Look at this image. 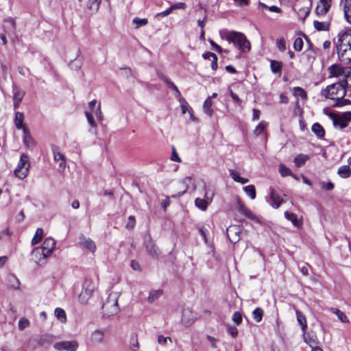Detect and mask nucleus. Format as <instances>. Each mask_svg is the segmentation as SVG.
<instances>
[{
    "label": "nucleus",
    "mask_w": 351,
    "mask_h": 351,
    "mask_svg": "<svg viewBox=\"0 0 351 351\" xmlns=\"http://www.w3.org/2000/svg\"><path fill=\"white\" fill-rule=\"evenodd\" d=\"M345 82L334 83L328 86L322 91V95L327 99L335 101L334 106L341 107L350 104L351 101L348 99H344L346 95V88L348 87Z\"/></svg>",
    "instance_id": "f257e3e1"
},
{
    "label": "nucleus",
    "mask_w": 351,
    "mask_h": 351,
    "mask_svg": "<svg viewBox=\"0 0 351 351\" xmlns=\"http://www.w3.org/2000/svg\"><path fill=\"white\" fill-rule=\"evenodd\" d=\"M337 53L339 58L344 62H351V28L342 30L337 34L335 42Z\"/></svg>",
    "instance_id": "f03ea898"
},
{
    "label": "nucleus",
    "mask_w": 351,
    "mask_h": 351,
    "mask_svg": "<svg viewBox=\"0 0 351 351\" xmlns=\"http://www.w3.org/2000/svg\"><path fill=\"white\" fill-rule=\"evenodd\" d=\"M118 297L117 293H110L104 303L102 308L108 315H115L119 311Z\"/></svg>",
    "instance_id": "7ed1b4c3"
},
{
    "label": "nucleus",
    "mask_w": 351,
    "mask_h": 351,
    "mask_svg": "<svg viewBox=\"0 0 351 351\" xmlns=\"http://www.w3.org/2000/svg\"><path fill=\"white\" fill-rule=\"evenodd\" d=\"M29 166L28 156L23 154L21 156L18 166L14 170V174L20 179L25 178L28 174Z\"/></svg>",
    "instance_id": "20e7f679"
},
{
    "label": "nucleus",
    "mask_w": 351,
    "mask_h": 351,
    "mask_svg": "<svg viewBox=\"0 0 351 351\" xmlns=\"http://www.w3.org/2000/svg\"><path fill=\"white\" fill-rule=\"evenodd\" d=\"M95 285L92 280H86L82 290L78 296L79 301L82 304H86L91 298Z\"/></svg>",
    "instance_id": "39448f33"
},
{
    "label": "nucleus",
    "mask_w": 351,
    "mask_h": 351,
    "mask_svg": "<svg viewBox=\"0 0 351 351\" xmlns=\"http://www.w3.org/2000/svg\"><path fill=\"white\" fill-rule=\"evenodd\" d=\"M330 73V77H346L345 80L341 82H345L346 84L348 85V83L351 82V71L347 72L342 66L339 64H333L328 69Z\"/></svg>",
    "instance_id": "423d86ee"
},
{
    "label": "nucleus",
    "mask_w": 351,
    "mask_h": 351,
    "mask_svg": "<svg viewBox=\"0 0 351 351\" xmlns=\"http://www.w3.org/2000/svg\"><path fill=\"white\" fill-rule=\"evenodd\" d=\"M222 38L232 43L238 49H241V33L235 31H224L221 33Z\"/></svg>",
    "instance_id": "0eeeda50"
},
{
    "label": "nucleus",
    "mask_w": 351,
    "mask_h": 351,
    "mask_svg": "<svg viewBox=\"0 0 351 351\" xmlns=\"http://www.w3.org/2000/svg\"><path fill=\"white\" fill-rule=\"evenodd\" d=\"M227 237L232 243L241 240V228L238 225H231L226 230Z\"/></svg>",
    "instance_id": "6e6552de"
},
{
    "label": "nucleus",
    "mask_w": 351,
    "mask_h": 351,
    "mask_svg": "<svg viewBox=\"0 0 351 351\" xmlns=\"http://www.w3.org/2000/svg\"><path fill=\"white\" fill-rule=\"evenodd\" d=\"M144 244L146 247L147 252L153 258H158L160 252L159 248L154 243L151 237L148 235L145 237Z\"/></svg>",
    "instance_id": "1a4fd4ad"
},
{
    "label": "nucleus",
    "mask_w": 351,
    "mask_h": 351,
    "mask_svg": "<svg viewBox=\"0 0 351 351\" xmlns=\"http://www.w3.org/2000/svg\"><path fill=\"white\" fill-rule=\"evenodd\" d=\"M77 347V343L74 341H60L53 346V348L58 351H76Z\"/></svg>",
    "instance_id": "9d476101"
},
{
    "label": "nucleus",
    "mask_w": 351,
    "mask_h": 351,
    "mask_svg": "<svg viewBox=\"0 0 351 351\" xmlns=\"http://www.w3.org/2000/svg\"><path fill=\"white\" fill-rule=\"evenodd\" d=\"M23 134V141L25 145L29 149H33L36 145V143L32 136L29 129L27 128H24Z\"/></svg>",
    "instance_id": "9b49d317"
},
{
    "label": "nucleus",
    "mask_w": 351,
    "mask_h": 351,
    "mask_svg": "<svg viewBox=\"0 0 351 351\" xmlns=\"http://www.w3.org/2000/svg\"><path fill=\"white\" fill-rule=\"evenodd\" d=\"M56 246V241L53 239L49 237L47 238L43 245L40 246L42 250L45 253V255L49 256Z\"/></svg>",
    "instance_id": "f8f14e48"
},
{
    "label": "nucleus",
    "mask_w": 351,
    "mask_h": 351,
    "mask_svg": "<svg viewBox=\"0 0 351 351\" xmlns=\"http://www.w3.org/2000/svg\"><path fill=\"white\" fill-rule=\"evenodd\" d=\"M80 243L93 253H94L97 249L95 242L90 238H87L84 235L80 237Z\"/></svg>",
    "instance_id": "ddd939ff"
},
{
    "label": "nucleus",
    "mask_w": 351,
    "mask_h": 351,
    "mask_svg": "<svg viewBox=\"0 0 351 351\" xmlns=\"http://www.w3.org/2000/svg\"><path fill=\"white\" fill-rule=\"evenodd\" d=\"M13 95L14 108H17L25 95V93L16 86H14Z\"/></svg>",
    "instance_id": "4468645a"
},
{
    "label": "nucleus",
    "mask_w": 351,
    "mask_h": 351,
    "mask_svg": "<svg viewBox=\"0 0 351 351\" xmlns=\"http://www.w3.org/2000/svg\"><path fill=\"white\" fill-rule=\"evenodd\" d=\"M32 256L34 261L38 263L48 257L40 247H35L32 252Z\"/></svg>",
    "instance_id": "2eb2a0df"
},
{
    "label": "nucleus",
    "mask_w": 351,
    "mask_h": 351,
    "mask_svg": "<svg viewBox=\"0 0 351 351\" xmlns=\"http://www.w3.org/2000/svg\"><path fill=\"white\" fill-rule=\"evenodd\" d=\"M304 341L311 348L312 350L320 348L319 342L315 335L308 334L304 337Z\"/></svg>",
    "instance_id": "dca6fc26"
},
{
    "label": "nucleus",
    "mask_w": 351,
    "mask_h": 351,
    "mask_svg": "<svg viewBox=\"0 0 351 351\" xmlns=\"http://www.w3.org/2000/svg\"><path fill=\"white\" fill-rule=\"evenodd\" d=\"M331 117L332 119L333 124L335 127L341 130L348 126V121L346 119H343L342 117H337L332 114H331Z\"/></svg>",
    "instance_id": "f3484780"
},
{
    "label": "nucleus",
    "mask_w": 351,
    "mask_h": 351,
    "mask_svg": "<svg viewBox=\"0 0 351 351\" xmlns=\"http://www.w3.org/2000/svg\"><path fill=\"white\" fill-rule=\"evenodd\" d=\"M284 215L287 219L291 221L292 224L294 226L299 228L302 226V220L298 219V216L295 213L286 211V212H285Z\"/></svg>",
    "instance_id": "a211bd4d"
},
{
    "label": "nucleus",
    "mask_w": 351,
    "mask_h": 351,
    "mask_svg": "<svg viewBox=\"0 0 351 351\" xmlns=\"http://www.w3.org/2000/svg\"><path fill=\"white\" fill-rule=\"evenodd\" d=\"M341 3L343 4L345 18L351 24V0H341Z\"/></svg>",
    "instance_id": "6ab92c4d"
},
{
    "label": "nucleus",
    "mask_w": 351,
    "mask_h": 351,
    "mask_svg": "<svg viewBox=\"0 0 351 351\" xmlns=\"http://www.w3.org/2000/svg\"><path fill=\"white\" fill-rule=\"evenodd\" d=\"M271 199L273 202L272 207L274 208H279L281 204L284 202L282 197H280V195L276 193L274 190L271 192Z\"/></svg>",
    "instance_id": "aec40b11"
},
{
    "label": "nucleus",
    "mask_w": 351,
    "mask_h": 351,
    "mask_svg": "<svg viewBox=\"0 0 351 351\" xmlns=\"http://www.w3.org/2000/svg\"><path fill=\"white\" fill-rule=\"evenodd\" d=\"M243 215L245 216L247 218L252 220V221L255 223H261V221L258 216H256L251 210H250L249 209H247L246 208H244L243 206Z\"/></svg>",
    "instance_id": "412c9836"
},
{
    "label": "nucleus",
    "mask_w": 351,
    "mask_h": 351,
    "mask_svg": "<svg viewBox=\"0 0 351 351\" xmlns=\"http://www.w3.org/2000/svg\"><path fill=\"white\" fill-rule=\"evenodd\" d=\"M295 313L297 316L298 322L299 325L301 326L302 330L304 332L307 327L306 317L302 312H300L298 309H295Z\"/></svg>",
    "instance_id": "4be33fe9"
},
{
    "label": "nucleus",
    "mask_w": 351,
    "mask_h": 351,
    "mask_svg": "<svg viewBox=\"0 0 351 351\" xmlns=\"http://www.w3.org/2000/svg\"><path fill=\"white\" fill-rule=\"evenodd\" d=\"M180 103L182 114H185V113H186V112H188L190 114L191 119L192 121H195V117L192 113V109L189 106L187 101L184 98H181L180 99Z\"/></svg>",
    "instance_id": "5701e85b"
},
{
    "label": "nucleus",
    "mask_w": 351,
    "mask_h": 351,
    "mask_svg": "<svg viewBox=\"0 0 351 351\" xmlns=\"http://www.w3.org/2000/svg\"><path fill=\"white\" fill-rule=\"evenodd\" d=\"M23 120H24V116L22 112H16L15 113V117H14V125L16 128L19 130L22 129L23 130V128H25L23 125Z\"/></svg>",
    "instance_id": "b1692460"
},
{
    "label": "nucleus",
    "mask_w": 351,
    "mask_h": 351,
    "mask_svg": "<svg viewBox=\"0 0 351 351\" xmlns=\"http://www.w3.org/2000/svg\"><path fill=\"white\" fill-rule=\"evenodd\" d=\"M90 340L92 342L95 343H100L104 340V333L99 330H96L92 332L90 336Z\"/></svg>",
    "instance_id": "393cba45"
},
{
    "label": "nucleus",
    "mask_w": 351,
    "mask_h": 351,
    "mask_svg": "<svg viewBox=\"0 0 351 351\" xmlns=\"http://www.w3.org/2000/svg\"><path fill=\"white\" fill-rule=\"evenodd\" d=\"M337 173L342 178H348L351 175V169L348 165L341 166L337 171Z\"/></svg>",
    "instance_id": "a878e982"
},
{
    "label": "nucleus",
    "mask_w": 351,
    "mask_h": 351,
    "mask_svg": "<svg viewBox=\"0 0 351 351\" xmlns=\"http://www.w3.org/2000/svg\"><path fill=\"white\" fill-rule=\"evenodd\" d=\"M312 132L318 137L322 138L325 134L323 127L318 123H315L312 125Z\"/></svg>",
    "instance_id": "bb28decb"
},
{
    "label": "nucleus",
    "mask_w": 351,
    "mask_h": 351,
    "mask_svg": "<svg viewBox=\"0 0 351 351\" xmlns=\"http://www.w3.org/2000/svg\"><path fill=\"white\" fill-rule=\"evenodd\" d=\"M8 286L14 289H18L20 286L19 280L14 275H10L8 277Z\"/></svg>",
    "instance_id": "cd10ccee"
},
{
    "label": "nucleus",
    "mask_w": 351,
    "mask_h": 351,
    "mask_svg": "<svg viewBox=\"0 0 351 351\" xmlns=\"http://www.w3.org/2000/svg\"><path fill=\"white\" fill-rule=\"evenodd\" d=\"M54 314L56 318L62 323L66 322V315L65 311L61 308H56L54 311Z\"/></svg>",
    "instance_id": "c85d7f7f"
},
{
    "label": "nucleus",
    "mask_w": 351,
    "mask_h": 351,
    "mask_svg": "<svg viewBox=\"0 0 351 351\" xmlns=\"http://www.w3.org/2000/svg\"><path fill=\"white\" fill-rule=\"evenodd\" d=\"M101 3V0H89L87 3V8L95 12L99 10V5Z\"/></svg>",
    "instance_id": "c756f323"
},
{
    "label": "nucleus",
    "mask_w": 351,
    "mask_h": 351,
    "mask_svg": "<svg viewBox=\"0 0 351 351\" xmlns=\"http://www.w3.org/2000/svg\"><path fill=\"white\" fill-rule=\"evenodd\" d=\"M43 229L41 228H37L34 237L32 240V244L33 245L38 244L43 239Z\"/></svg>",
    "instance_id": "7c9ffc66"
},
{
    "label": "nucleus",
    "mask_w": 351,
    "mask_h": 351,
    "mask_svg": "<svg viewBox=\"0 0 351 351\" xmlns=\"http://www.w3.org/2000/svg\"><path fill=\"white\" fill-rule=\"evenodd\" d=\"M308 158L307 155L299 154L295 157L294 163L296 167H300L303 165Z\"/></svg>",
    "instance_id": "2f4dec72"
},
{
    "label": "nucleus",
    "mask_w": 351,
    "mask_h": 351,
    "mask_svg": "<svg viewBox=\"0 0 351 351\" xmlns=\"http://www.w3.org/2000/svg\"><path fill=\"white\" fill-rule=\"evenodd\" d=\"M208 201L207 199L197 197L195 200V205L200 210L204 211L207 209Z\"/></svg>",
    "instance_id": "473e14b6"
},
{
    "label": "nucleus",
    "mask_w": 351,
    "mask_h": 351,
    "mask_svg": "<svg viewBox=\"0 0 351 351\" xmlns=\"http://www.w3.org/2000/svg\"><path fill=\"white\" fill-rule=\"evenodd\" d=\"M162 294V290L158 289L152 291L147 298V301L150 303L159 298Z\"/></svg>",
    "instance_id": "72a5a7b5"
},
{
    "label": "nucleus",
    "mask_w": 351,
    "mask_h": 351,
    "mask_svg": "<svg viewBox=\"0 0 351 351\" xmlns=\"http://www.w3.org/2000/svg\"><path fill=\"white\" fill-rule=\"evenodd\" d=\"M243 190L251 199H254L256 198V189L254 185L246 186L243 188Z\"/></svg>",
    "instance_id": "f704fd0d"
},
{
    "label": "nucleus",
    "mask_w": 351,
    "mask_h": 351,
    "mask_svg": "<svg viewBox=\"0 0 351 351\" xmlns=\"http://www.w3.org/2000/svg\"><path fill=\"white\" fill-rule=\"evenodd\" d=\"M330 311L337 316L338 319L341 322H343V323L348 322V319L343 312L341 311L340 310H339L337 308H331Z\"/></svg>",
    "instance_id": "c9c22d12"
},
{
    "label": "nucleus",
    "mask_w": 351,
    "mask_h": 351,
    "mask_svg": "<svg viewBox=\"0 0 351 351\" xmlns=\"http://www.w3.org/2000/svg\"><path fill=\"white\" fill-rule=\"evenodd\" d=\"M212 101L210 97L206 99L204 103L203 108L206 114H207L209 117H211L213 114V110L211 109Z\"/></svg>",
    "instance_id": "e433bc0d"
},
{
    "label": "nucleus",
    "mask_w": 351,
    "mask_h": 351,
    "mask_svg": "<svg viewBox=\"0 0 351 351\" xmlns=\"http://www.w3.org/2000/svg\"><path fill=\"white\" fill-rule=\"evenodd\" d=\"M263 311L262 308L257 307L254 310L252 317L256 322H260L263 319Z\"/></svg>",
    "instance_id": "4c0bfd02"
},
{
    "label": "nucleus",
    "mask_w": 351,
    "mask_h": 351,
    "mask_svg": "<svg viewBox=\"0 0 351 351\" xmlns=\"http://www.w3.org/2000/svg\"><path fill=\"white\" fill-rule=\"evenodd\" d=\"M133 24L135 25V28L138 29L140 27L145 26L148 23V21L147 19H140L138 17H135L132 20Z\"/></svg>",
    "instance_id": "58836bf2"
},
{
    "label": "nucleus",
    "mask_w": 351,
    "mask_h": 351,
    "mask_svg": "<svg viewBox=\"0 0 351 351\" xmlns=\"http://www.w3.org/2000/svg\"><path fill=\"white\" fill-rule=\"evenodd\" d=\"M293 94L295 96L300 97L304 99H307L306 92L301 87H294L293 88Z\"/></svg>",
    "instance_id": "ea45409f"
},
{
    "label": "nucleus",
    "mask_w": 351,
    "mask_h": 351,
    "mask_svg": "<svg viewBox=\"0 0 351 351\" xmlns=\"http://www.w3.org/2000/svg\"><path fill=\"white\" fill-rule=\"evenodd\" d=\"M314 27L317 30L319 31H326L328 29V23L327 22H319V21H314L313 23Z\"/></svg>",
    "instance_id": "a19ab883"
},
{
    "label": "nucleus",
    "mask_w": 351,
    "mask_h": 351,
    "mask_svg": "<svg viewBox=\"0 0 351 351\" xmlns=\"http://www.w3.org/2000/svg\"><path fill=\"white\" fill-rule=\"evenodd\" d=\"M271 69L273 73H280L282 69V63L276 60H271L270 63Z\"/></svg>",
    "instance_id": "79ce46f5"
},
{
    "label": "nucleus",
    "mask_w": 351,
    "mask_h": 351,
    "mask_svg": "<svg viewBox=\"0 0 351 351\" xmlns=\"http://www.w3.org/2000/svg\"><path fill=\"white\" fill-rule=\"evenodd\" d=\"M279 172L282 177L292 176L291 171L284 164H280L279 165Z\"/></svg>",
    "instance_id": "37998d69"
},
{
    "label": "nucleus",
    "mask_w": 351,
    "mask_h": 351,
    "mask_svg": "<svg viewBox=\"0 0 351 351\" xmlns=\"http://www.w3.org/2000/svg\"><path fill=\"white\" fill-rule=\"evenodd\" d=\"M53 159L56 162L62 161V160H66L64 156L59 151L58 147L53 149Z\"/></svg>",
    "instance_id": "c03bdc74"
},
{
    "label": "nucleus",
    "mask_w": 351,
    "mask_h": 351,
    "mask_svg": "<svg viewBox=\"0 0 351 351\" xmlns=\"http://www.w3.org/2000/svg\"><path fill=\"white\" fill-rule=\"evenodd\" d=\"M276 47L277 48L281 51H283L286 49V42L284 38L282 37H278L276 39Z\"/></svg>",
    "instance_id": "a18cd8bd"
},
{
    "label": "nucleus",
    "mask_w": 351,
    "mask_h": 351,
    "mask_svg": "<svg viewBox=\"0 0 351 351\" xmlns=\"http://www.w3.org/2000/svg\"><path fill=\"white\" fill-rule=\"evenodd\" d=\"M188 313H189V310H186V309L184 310L183 314H182V321L186 325H191L194 322L195 318L193 317L191 319H186V314Z\"/></svg>",
    "instance_id": "49530a36"
},
{
    "label": "nucleus",
    "mask_w": 351,
    "mask_h": 351,
    "mask_svg": "<svg viewBox=\"0 0 351 351\" xmlns=\"http://www.w3.org/2000/svg\"><path fill=\"white\" fill-rule=\"evenodd\" d=\"M229 172L230 176L234 181L241 183V177L240 176V174L238 171L233 169H230Z\"/></svg>",
    "instance_id": "de8ad7c7"
},
{
    "label": "nucleus",
    "mask_w": 351,
    "mask_h": 351,
    "mask_svg": "<svg viewBox=\"0 0 351 351\" xmlns=\"http://www.w3.org/2000/svg\"><path fill=\"white\" fill-rule=\"evenodd\" d=\"M29 325V322L25 317H21L19 321V328L20 330H24Z\"/></svg>",
    "instance_id": "09e8293b"
},
{
    "label": "nucleus",
    "mask_w": 351,
    "mask_h": 351,
    "mask_svg": "<svg viewBox=\"0 0 351 351\" xmlns=\"http://www.w3.org/2000/svg\"><path fill=\"white\" fill-rule=\"evenodd\" d=\"M303 47V40L301 38H297L293 43V48L296 51H301Z\"/></svg>",
    "instance_id": "8fccbe9b"
},
{
    "label": "nucleus",
    "mask_w": 351,
    "mask_h": 351,
    "mask_svg": "<svg viewBox=\"0 0 351 351\" xmlns=\"http://www.w3.org/2000/svg\"><path fill=\"white\" fill-rule=\"evenodd\" d=\"M260 5L263 8L268 9L271 12L280 13L281 12V9L276 5L267 6L263 3H259Z\"/></svg>",
    "instance_id": "3c124183"
},
{
    "label": "nucleus",
    "mask_w": 351,
    "mask_h": 351,
    "mask_svg": "<svg viewBox=\"0 0 351 351\" xmlns=\"http://www.w3.org/2000/svg\"><path fill=\"white\" fill-rule=\"evenodd\" d=\"M4 27L10 28L11 30L15 29V21L13 19H9L4 21Z\"/></svg>",
    "instance_id": "603ef678"
},
{
    "label": "nucleus",
    "mask_w": 351,
    "mask_h": 351,
    "mask_svg": "<svg viewBox=\"0 0 351 351\" xmlns=\"http://www.w3.org/2000/svg\"><path fill=\"white\" fill-rule=\"evenodd\" d=\"M251 45L249 40H247L246 37L243 34V53L249 51L250 50Z\"/></svg>",
    "instance_id": "864d4df0"
},
{
    "label": "nucleus",
    "mask_w": 351,
    "mask_h": 351,
    "mask_svg": "<svg viewBox=\"0 0 351 351\" xmlns=\"http://www.w3.org/2000/svg\"><path fill=\"white\" fill-rule=\"evenodd\" d=\"M204 189H205L204 197L209 202H210L214 196V192L211 189H207L206 186L204 187Z\"/></svg>",
    "instance_id": "5fc2aeb1"
},
{
    "label": "nucleus",
    "mask_w": 351,
    "mask_h": 351,
    "mask_svg": "<svg viewBox=\"0 0 351 351\" xmlns=\"http://www.w3.org/2000/svg\"><path fill=\"white\" fill-rule=\"evenodd\" d=\"M265 125L263 123H260L254 130L256 136H258L264 132Z\"/></svg>",
    "instance_id": "6e6d98bb"
},
{
    "label": "nucleus",
    "mask_w": 351,
    "mask_h": 351,
    "mask_svg": "<svg viewBox=\"0 0 351 351\" xmlns=\"http://www.w3.org/2000/svg\"><path fill=\"white\" fill-rule=\"evenodd\" d=\"M328 9H329V8L324 6L323 5H318L316 8L315 11L317 14L323 15V14H325L328 12Z\"/></svg>",
    "instance_id": "4d7b16f0"
},
{
    "label": "nucleus",
    "mask_w": 351,
    "mask_h": 351,
    "mask_svg": "<svg viewBox=\"0 0 351 351\" xmlns=\"http://www.w3.org/2000/svg\"><path fill=\"white\" fill-rule=\"evenodd\" d=\"M320 184L323 189L327 191H331L334 189V184L330 181H328V182H322Z\"/></svg>",
    "instance_id": "13d9d810"
},
{
    "label": "nucleus",
    "mask_w": 351,
    "mask_h": 351,
    "mask_svg": "<svg viewBox=\"0 0 351 351\" xmlns=\"http://www.w3.org/2000/svg\"><path fill=\"white\" fill-rule=\"evenodd\" d=\"M85 115L86 117V119H87V121L88 122L89 125L93 128L96 127V124L95 123V121H94L92 114L90 112H86Z\"/></svg>",
    "instance_id": "bf43d9fd"
},
{
    "label": "nucleus",
    "mask_w": 351,
    "mask_h": 351,
    "mask_svg": "<svg viewBox=\"0 0 351 351\" xmlns=\"http://www.w3.org/2000/svg\"><path fill=\"white\" fill-rule=\"evenodd\" d=\"M136 223L135 218L134 216H130L128 217V221L126 224V228L128 229H132Z\"/></svg>",
    "instance_id": "052dcab7"
},
{
    "label": "nucleus",
    "mask_w": 351,
    "mask_h": 351,
    "mask_svg": "<svg viewBox=\"0 0 351 351\" xmlns=\"http://www.w3.org/2000/svg\"><path fill=\"white\" fill-rule=\"evenodd\" d=\"M173 11V10L171 9V6H170L168 9H167L166 10L162 12H160V13H158L156 15V18H159V17H164V16H166L169 14H170L171 13V12Z\"/></svg>",
    "instance_id": "680f3d73"
},
{
    "label": "nucleus",
    "mask_w": 351,
    "mask_h": 351,
    "mask_svg": "<svg viewBox=\"0 0 351 351\" xmlns=\"http://www.w3.org/2000/svg\"><path fill=\"white\" fill-rule=\"evenodd\" d=\"M186 8V3H183V2H179V3H175V4L171 5V9L173 10H176V9L184 10Z\"/></svg>",
    "instance_id": "e2e57ef3"
},
{
    "label": "nucleus",
    "mask_w": 351,
    "mask_h": 351,
    "mask_svg": "<svg viewBox=\"0 0 351 351\" xmlns=\"http://www.w3.org/2000/svg\"><path fill=\"white\" fill-rule=\"evenodd\" d=\"M167 341H171V339L169 337H164L162 335H159L158 337V342L160 344L164 345L167 343Z\"/></svg>",
    "instance_id": "0e129e2a"
},
{
    "label": "nucleus",
    "mask_w": 351,
    "mask_h": 351,
    "mask_svg": "<svg viewBox=\"0 0 351 351\" xmlns=\"http://www.w3.org/2000/svg\"><path fill=\"white\" fill-rule=\"evenodd\" d=\"M232 319L237 324H240L241 322V313L239 311L234 313Z\"/></svg>",
    "instance_id": "69168bd1"
},
{
    "label": "nucleus",
    "mask_w": 351,
    "mask_h": 351,
    "mask_svg": "<svg viewBox=\"0 0 351 351\" xmlns=\"http://www.w3.org/2000/svg\"><path fill=\"white\" fill-rule=\"evenodd\" d=\"M171 160L176 162H181V159L178 156L175 148L173 149Z\"/></svg>",
    "instance_id": "338daca9"
},
{
    "label": "nucleus",
    "mask_w": 351,
    "mask_h": 351,
    "mask_svg": "<svg viewBox=\"0 0 351 351\" xmlns=\"http://www.w3.org/2000/svg\"><path fill=\"white\" fill-rule=\"evenodd\" d=\"M209 43L210 45L215 49V51H217L219 53H221L222 51L221 47L217 43H215L213 40H210Z\"/></svg>",
    "instance_id": "774afa93"
}]
</instances>
